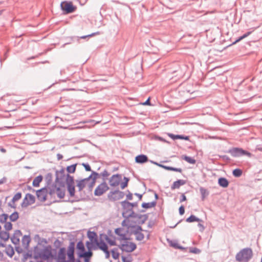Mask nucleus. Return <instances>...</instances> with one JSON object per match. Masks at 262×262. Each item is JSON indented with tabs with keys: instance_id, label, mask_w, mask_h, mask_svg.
I'll list each match as a JSON object with an SVG mask.
<instances>
[{
	"instance_id": "obj_1",
	"label": "nucleus",
	"mask_w": 262,
	"mask_h": 262,
	"mask_svg": "<svg viewBox=\"0 0 262 262\" xmlns=\"http://www.w3.org/2000/svg\"><path fill=\"white\" fill-rule=\"evenodd\" d=\"M56 257V251L55 250V253H53L51 246L48 245L45 247L43 249L40 251V253L35 256V259L41 258L43 260H49L50 259H54Z\"/></svg>"
},
{
	"instance_id": "obj_2",
	"label": "nucleus",
	"mask_w": 262,
	"mask_h": 262,
	"mask_svg": "<svg viewBox=\"0 0 262 262\" xmlns=\"http://www.w3.org/2000/svg\"><path fill=\"white\" fill-rule=\"evenodd\" d=\"M76 249L77 255L79 258L84 257L91 258L93 256V251L86 250L84 243L81 240L77 243Z\"/></svg>"
},
{
	"instance_id": "obj_3",
	"label": "nucleus",
	"mask_w": 262,
	"mask_h": 262,
	"mask_svg": "<svg viewBox=\"0 0 262 262\" xmlns=\"http://www.w3.org/2000/svg\"><path fill=\"white\" fill-rule=\"evenodd\" d=\"M253 255L251 248H246L238 252L236 256V260L239 262H248L252 258Z\"/></svg>"
},
{
	"instance_id": "obj_4",
	"label": "nucleus",
	"mask_w": 262,
	"mask_h": 262,
	"mask_svg": "<svg viewBox=\"0 0 262 262\" xmlns=\"http://www.w3.org/2000/svg\"><path fill=\"white\" fill-rule=\"evenodd\" d=\"M226 152L230 154L233 157H239L243 156H246L250 158L252 157V154L239 147L231 148Z\"/></svg>"
},
{
	"instance_id": "obj_5",
	"label": "nucleus",
	"mask_w": 262,
	"mask_h": 262,
	"mask_svg": "<svg viewBox=\"0 0 262 262\" xmlns=\"http://www.w3.org/2000/svg\"><path fill=\"white\" fill-rule=\"evenodd\" d=\"M60 8L63 14L72 13L77 10V7L74 5L71 1L62 2L60 4Z\"/></svg>"
},
{
	"instance_id": "obj_6",
	"label": "nucleus",
	"mask_w": 262,
	"mask_h": 262,
	"mask_svg": "<svg viewBox=\"0 0 262 262\" xmlns=\"http://www.w3.org/2000/svg\"><path fill=\"white\" fill-rule=\"evenodd\" d=\"M64 168L62 167L60 170H56L55 171V183L58 184L61 187L65 186V179L66 176L64 172Z\"/></svg>"
},
{
	"instance_id": "obj_7",
	"label": "nucleus",
	"mask_w": 262,
	"mask_h": 262,
	"mask_svg": "<svg viewBox=\"0 0 262 262\" xmlns=\"http://www.w3.org/2000/svg\"><path fill=\"white\" fill-rule=\"evenodd\" d=\"M124 195V192L117 189L114 191H111L107 194V198L111 202H115L123 198Z\"/></svg>"
},
{
	"instance_id": "obj_8",
	"label": "nucleus",
	"mask_w": 262,
	"mask_h": 262,
	"mask_svg": "<svg viewBox=\"0 0 262 262\" xmlns=\"http://www.w3.org/2000/svg\"><path fill=\"white\" fill-rule=\"evenodd\" d=\"M118 247L122 251L126 252H132L137 248V245L135 243L128 242H125L124 243L118 245Z\"/></svg>"
},
{
	"instance_id": "obj_9",
	"label": "nucleus",
	"mask_w": 262,
	"mask_h": 262,
	"mask_svg": "<svg viewBox=\"0 0 262 262\" xmlns=\"http://www.w3.org/2000/svg\"><path fill=\"white\" fill-rule=\"evenodd\" d=\"M110 189L106 182H102L95 189L94 195L101 196Z\"/></svg>"
},
{
	"instance_id": "obj_10",
	"label": "nucleus",
	"mask_w": 262,
	"mask_h": 262,
	"mask_svg": "<svg viewBox=\"0 0 262 262\" xmlns=\"http://www.w3.org/2000/svg\"><path fill=\"white\" fill-rule=\"evenodd\" d=\"M37 199L41 202H44L47 200L48 188L44 187L36 191Z\"/></svg>"
},
{
	"instance_id": "obj_11",
	"label": "nucleus",
	"mask_w": 262,
	"mask_h": 262,
	"mask_svg": "<svg viewBox=\"0 0 262 262\" xmlns=\"http://www.w3.org/2000/svg\"><path fill=\"white\" fill-rule=\"evenodd\" d=\"M128 217H131L132 218H137L138 221H137V224L143 225L148 220V214H140L135 212H133L132 213H129Z\"/></svg>"
},
{
	"instance_id": "obj_12",
	"label": "nucleus",
	"mask_w": 262,
	"mask_h": 262,
	"mask_svg": "<svg viewBox=\"0 0 262 262\" xmlns=\"http://www.w3.org/2000/svg\"><path fill=\"white\" fill-rule=\"evenodd\" d=\"M125 202H126V200L123 201L120 203L123 209L122 216L124 219L132 218L131 217H128V216L129 213H132L134 211L130 206H128L126 203H124Z\"/></svg>"
},
{
	"instance_id": "obj_13",
	"label": "nucleus",
	"mask_w": 262,
	"mask_h": 262,
	"mask_svg": "<svg viewBox=\"0 0 262 262\" xmlns=\"http://www.w3.org/2000/svg\"><path fill=\"white\" fill-rule=\"evenodd\" d=\"M67 191L69 193V196L71 198L75 197V200H68V202H70L71 203H73L75 202H78L82 200L83 199L82 198H79L77 195H75V185H68L67 186Z\"/></svg>"
},
{
	"instance_id": "obj_14",
	"label": "nucleus",
	"mask_w": 262,
	"mask_h": 262,
	"mask_svg": "<svg viewBox=\"0 0 262 262\" xmlns=\"http://www.w3.org/2000/svg\"><path fill=\"white\" fill-rule=\"evenodd\" d=\"M24 201H27V203L22 202L21 206L22 208H26L28 206L33 204L35 202V196L31 193H28L24 198Z\"/></svg>"
},
{
	"instance_id": "obj_15",
	"label": "nucleus",
	"mask_w": 262,
	"mask_h": 262,
	"mask_svg": "<svg viewBox=\"0 0 262 262\" xmlns=\"http://www.w3.org/2000/svg\"><path fill=\"white\" fill-rule=\"evenodd\" d=\"M121 180V174L119 173L113 174L109 180V184L111 186L116 187L120 184Z\"/></svg>"
},
{
	"instance_id": "obj_16",
	"label": "nucleus",
	"mask_w": 262,
	"mask_h": 262,
	"mask_svg": "<svg viewBox=\"0 0 262 262\" xmlns=\"http://www.w3.org/2000/svg\"><path fill=\"white\" fill-rule=\"evenodd\" d=\"M56 183H53L51 186L48 187V194L49 195V199L51 200V203L58 202L55 200V194L56 192Z\"/></svg>"
},
{
	"instance_id": "obj_17",
	"label": "nucleus",
	"mask_w": 262,
	"mask_h": 262,
	"mask_svg": "<svg viewBox=\"0 0 262 262\" xmlns=\"http://www.w3.org/2000/svg\"><path fill=\"white\" fill-rule=\"evenodd\" d=\"M92 243L95 251L97 250L102 251L107 245L104 240H99V239L92 241Z\"/></svg>"
},
{
	"instance_id": "obj_18",
	"label": "nucleus",
	"mask_w": 262,
	"mask_h": 262,
	"mask_svg": "<svg viewBox=\"0 0 262 262\" xmlns=\"http://www.w3.org/2000/svg\"><path fill=\"white\" fill-rule=\"evenodd\" d=\"M22 235V232L19 230H16L11 238V242L15 245H17L19 244L20 239L19 237Z\"/></svg>"
},
{
	"instance_id": "obj_19",
	"label": "nucleus",
	"mask_w": 262,
	"mask_h": 262,
	"mask_svg": "<svg viewBox=\"0 0 262 262\" xmlns=\"http://www.w3.org/2000/svg\"><path fill=\"white\" fill-rule=\"evenodd\" d=\"M135 162L138 164H144L149 161L148 157L144 154H140L135 157Z\"/></svg>"
},
{
	"instance_id": "obj_20",
	"label": "nucleus",
	"mask_w": 262,
	"mask_h": 262,
	"mask_svg": "<svg viewBox=\"0 0 262 262\" xmlns=\"http://www.w3.org/2000/svg\"><path fill=\"white\" fill-rule=\"evenodd\" d=\"M186 183V181L184 180H178L176 181H174L172 185L171 186V189L172 190H174L175 189H178L180 188V187L182 185H183L185 184Z\"/></svg>"
},
{
	"instance_id": "obj_21",
	"label": "nucleus",
	"mask_w": 262,
	"mask_h": 262,
	"mask_svg": "<svg viewBox=\"0 0 262 262\" xmlns=\"http://www.w3.org/2000/svg\"><path fill=\"white\" fill-rule=\"evenodd\" d=\"M218 184L220 186L225 188L228 187L229 182L226 178L220 177L218 179Z\"/></svg>"
},
{
	"instance_id": "obj_22",
	"label": "nucleus",
	"mask_w": 262,
	"mask_h": 262,
	"mask_svg": "<svg viewBox=\"0 0 262 262\" xmlns=\"http://www.w3.org/2000/svg\"><path fill=\"white\" fill-rule=\"evenodd\" d=\"M87 237L89 239V242H93L98 239L97 233L95 231L89 230L87 232Z\"/></svg>"
},
{
	"instance_id": "obj_23",
	"label": "nucleus",
	"mask_w": 262,
	"mask_h": 262,
	"mask_svg": "<svg viewBox=\"0 0 262 262\" xmlns=\"http://www.w3.org/2000/svg\"><path fill=\"white\" fill-rule=\"evenodd\" d=\"M30 242L31 238L29 235H25L23 236L22 239V244L26 249H28Z\"/></svg>"
},
{
	"instance_id": "obj_24",
	"label": "nucleus",
	"mask_w": 262,
	"mask_h": 262,
	"mask_svg": "<svg viewBox=\"0 0 262 262\" xmlns=\"http://www.w3.org/2000/svg\"><path fill=\"white\" fill-rule=\"evenodd\" d=\"M5 252L11 258L15 254L14 248L11 245H9L6 247Z\"/></svg>"
},
{
	"instance_id": "obj_25",
	"label": "nucleus",
	"mask_w": 262,
	"mask_h": 262,
	"mask_svg": "<svg viewBox=\"0 0 262 262\" xmlns=\"http://www.w3.org/2000/svg\"><path fill=\"white\" fill-rule=\"evenodd\" d=\"M52 179H53V175L51 172L48 173L45 176V181H46V186L45 187H47V188L49 186H51V185L53 184L52 183Z\"/></svg>"
},
{
	"instance_id": "obj_26",
	"label": "nucleus",
	"mask_w": 262,
	"mask_h": 262,
	"mask_svg": "<svg viewBox=\"0 0 262 262\" xmlns=\"http://www.w3.org/2000/svg\"><path fill=\"white\" fill-rule=\"evenodd\" d=\"M67 253L58 252L56 254V257L54 259H56V262H65L66 260Z\"/></svg>"
},
{
	"instance_id": "obj_27",
	"label": "nucleus",
	"mask_w": 262,
	"mask_h": 262,
	"mask_svg": "<svg viewBox=\"0 0 262 262\" xmlns=\"http://www.w3.org/2000/svg\"><path fill=\"white\" fill-rule=\"evenodd\" d=\"M64 181H65V185L66 184L67 186L70 185H75L74 177L73 176H71L69 173L67 174L66 178Z\"/></svg>"
},
{
	"instance_id": "obj_28",
	"label": "nucleus",
	"mask_w": 262,
	"mask_h": 262,
	"mask_svg": "<svg viewBox=\"0 0 262 262\" xmlns=\"http://www.w3.org/2000/svg\"><path fill=\"white\" fill-rule=\"evenodd\" d=\"M76 186L78 188V191L81 192L83 188L85 187L86 183L84 182V180L83 179H81L79 180H76Z\"/></svg>"
},
{
	"instance_id": "obj_29",
	"label": "nucleus",
	"mask_w": 262,
	"mask_h": 262,
	"mask_svg": "<svg viewBox=\"0 0 262 262\" xmlns=\"http://www.w3.org/2000/svg\"><path fill=\"white\" fill-rule=\"evenodd\" d=\"M43 180V177L41 175H39L37 176L35 179L33 180L32 182V185L33 187H39L40 185V183L42 182Z\"/></svg>"
},
{
	"instance_id": "obj_30",
	"label": "nucleus",
	"mask_w": 262,
	"mask_h": 262,
	"mask_svg": "<svg viewBox=\"0 0 262 262\" xmlns=\"http://www.w3.org/2000/svg\"><path fill=\"white\" fill-rule=\"evenodd\" d=\"M61 187L59 185V187H56V192L57 196L59 199H63L65 196V189L60 188Z\"/></svg>"
},
{
	"instance_id": "obj_31",
	"label": "nucleus",
	"mask_w": 262,
	"mask_h": 262,
	"mask_svg": "<svg viewBox=\"0 0 262 262\" xmlns=\"http://www.w3.org/2000/svg\"><path fill=\"white\" fill-rule=\"evenodd\" d=\"M186 222L187 223H192L194 222H203V220L197 217L193 214L190 215L186 219Z\"/></svg>"
},
{
	"instance_id": "obj_32",
	"label": "nucleus",
	"mask_w": 262,
	"mask_h": 262,
	"mask_svg": "<svg viewBox=\"0 0 262 262\" xmlns=\"http://www.w3.org/2000/svg\"><path fill=\"white\" fill-rule=\"evenodd\" d=\"M0 238L5 242L10 238V234L7 231H0Z\"/></svg>"
},
{
	"instance_id": "obj_33",
	"label": "nucleus",
	"mask_w": 262,
	"mask_h": 262,
	"mask_svg": "<svg viewBox=\"0 0 262 262\" xmlns=\"http://www.w3.org/2000/svg\"><path fill=\"white\" fill-rule=\"evenodd\" d=\"M156 205H157V201H152L151 202H149V203L143 202L141 206L142 208H143L144 209H148L150 208L155 207L156 206Z\"/></svg>"
},
{
	"instance_id": "obj_34",
	"label": "nucleus",
	"mask_w": 262,
	"mask_h": 262,
	"mask_svg": "<svg viewBox=\"0 0 262 262\" xmlns=\"http://www.w3.org/2000/svg\"><path fill=\"white\" fill-rule=\"evenodd\" d=\"M141 225L133 224L132 225L129 226V227H131L130 231H137L138 232H142V231H144V230L143 229Z\"/></svg>"
},
{
	"instance_id": "obj_35",
	"label": "nucleus",
	"mask_w": 262,
	"mask_h": 262,
	"mask_svg": "<svg viewBox=\"0 0 262 262\" xmlns=\"http://www.w3.org/2000/svg\"><path fill=\"white\" fill-rule=\"evenodd\" d=\"M75 243L74 241H71L68 247L67 253H75Z\"/></svg>"
},
{
	"instance_id": "obj_36",
	"label": "nucleus",
	"mask_w": 262,
	"mask_h": 262,
	"mask_svg": "<svg viewBox=\"0 0 262 262\" xmlns=\"http://www.w3.org/2000/svg\"><path fill=\"white\" fill-rule=\"evenodd\" d=\"M130 234H133L136 235V240L141 241L144 238V235L142 232H138L137 231H130Z\"/></svg>"
},
{
	"instance_id": "obj_37",
	"label": "nucleus",
	"mask_w": 262,
	"mask_h": 262,
	"mask_svg": "<svg viewBox=\"0 0 262 262\" xmlns=\"http://www.w3.org/2000/svg\"><path fill=\"white\" fill-rule=\"evenodd\" d=\"M77 164V163H75L71 165L68 166L66 168V170L68 172V173L70 174L75 173L76 170Z\"/></svg>"
},
{
	"instance_id": "obj_38",
	"label": "nucleus",
	"mask_w": 262,
	"mask_h": 262,
	"mask_svg": "<svg viewBox=\"0 0 262 262\" xmlns=\"http://www.w3.org/2000/svg\"><path fill=\"white\" fill-rule=\"evenodd\" d=\"M182 159L190 164H194L196 163V160L186 155H183Z\"/></svg>"
},
{
	"instance_id": "obj_39",
	"label": "nucleus",
	"mask_w": 262,
	"mask_h": 262,
	"mask_svg": "<svg viewBox=\"0 0 262 262\" xmlns=\"http://www.w3.org/2000/svg\"><path fill=\"white\" fill-rule=\"evenodd\" d=\"M111 252L112 253V257L116 260L118 259L120 256V253L118 252V248H114L111 250Z\"/></svg>"
},
{
	"instance_id": "obj_40",
	"label": "nucleus",
	"mask_w": 262,
	"mask_h": 262,
	"mask_svg": "<svg viewBox=\"0 0 262 262\" xmlns=\"http://www.w3.org/2000/svg\"><path fill=\"white\" fill-rule=\"evenodd\" d=\"M11 222H16L19 218V213L17 211H14L9 216Z\"/></svg>"
},
{
	"instance_id": "obj_41",
	"label": "nucleus",
	"mask_w": 262,
	"mask_h": 262,
	"mask_svg": "<svg viewBox=\"0 0 262 262\" xmlns=\"http://www.w3.org/2000/svg\"><path fill=\"white\" fill-rule=\"evenodd\" d=\"M200 191L201 194L202 200H204L205 198L209 195V192L207 191L206 189L204 187H200Z\"/></svg>"
},
{
	"instance_id": "obj_42",
	"label": "nucleus",
	"mask_w": 262,
	"mask_h": 262,
	"mask_svg": "<svg viewBox=\"0 0 262 262\" xmlns=\"http://www.w3.org/2000/svg\"><path fill=\"white\" fill-rule=\"evenodd\" d=\"M105 240L106 241V243L107 244L108 246L110 245V246H113L117 245V243L115 239H112L108 236H106L105 237Z\"/></svg>"
},
{
	"instance_id": "obj_43",
	"label": "nucleus",
	"mask_w": 262,
	"mask_h": 262,
	"mask_svg": "<svg viewBox=\"0 0 262 262\" xmlns=\"http://www.w3.org/2000/svg\"><path fill=\"white\" fill-rule=\"evenodd\" d=\"M252 33L251 31H248L247 32H246V33H245L244 34H243L242 36L239 37L237 39H236L233 43L232 45H234L235 43H236L237 42H239V41L242 40V39H244L245 38L247 37V36H248L250 34H251V33Z\"/></svg>"
},
{
	"instance_id": "obj_44",
	"label": "nucleus",
	"mask_w": 262,
	"mask_h": 262,
	"mask_svg": "<svg viewBox=\"0 0 262 262\" xmlns=\"http://www.w3.org/2000/svg\"><path fill=\"white\" fill-rule=\"evenodd\" d=\"M243 173V171L239 168H236L232 171V174L234 177L236 178L240 177Z\"/></svg>"
},
{
	"instance_id": "obj_45",
	"label": "nucleus",
	"mask_w": 262,
	"mask_h": 262,
	"mask_svg": "<svg viewBox=\"0 0 262 262\" xmlns=\"http://www.w3.org/2000/svg\"><path fill=\"white\" fill-rule=\"evenodd\" d=\"M123 180L124 181L120 184V187L122 189H124L128 186L129 178L124 177Z\"/></svg>"
},
{
	"instance_id": "obj_46",
	"label": "nucleus",
	"mask_w": 262,
	"mask_h": 262,
	"mask_svg": "<svg viewBox=\"0 0 262 262\" xmlns=\"http://www.w3.org/2000/svg\"><path fill=\"white\" fill-rule=\"evenodd\" d=\"M100 174L102 178L103 182H106V180L107 179V177L110 176V173L108 172L106 169H104L100 173Z\"/></svg>"
},
{
	"instance_id": "obj_47",
	"label": "nucleus",
	"mask_w": 262,
	"mask_h": 262,
	"mask_svg": "<svg viewBox=\"0 0 262 262\" xmlns=\"http://www.w3.org/2000/svg\"><path fill=\"white\" fill-rule=\"evenodd\" d=\"M68 256V260H66L65 262H75L76 258L75 257V253H67Z\"/></svg>"
},
{
	"instance_id": "obj_48",
	"label": "nucleus",
	"mask_w": 262,
	"mask_h": 262,
	"mask_svg": "<svg viewBox=\"0 0 262 262\" xmlns=\"http://www.w3.org/2000/svg\"><path fill=\"white\" fill-rule=\"evenodd\" d=\"M122 262H132L133 260V257L131 254H128L127 256L122 255L121 256Z\"/></svg>"
},
{
	"instance_id": "obj_49",
	"label": "nucleus",
	"mask_w": 262,
	"mask_h": 262,
	"mask_svg": "<svg viewBox=\"0 0 262 262\" xmlns=\"http://www.w3.org/2000/svg\"><path fill=\"white\" fill-rule=\"evenodd\" d=\"M105 254V258L106 259H108L110 257L111 251L108 249V246H107L102 250Z\"/></svg>"
},
{
	"instance_id": "obj_50",
	"label": "nucleus",
	"mask_w": 262,
	"mask_h": 262,
	"mask_svg": "<svg viewBox=\"0 0 262 262\" xmlns=\"http://www.w3.org/2000/svg\"><path fill=\"white\" fill-rule=\"evenodd\" d=\"M168 136L173 140L180 139L182 140V135H174L172 133H167Z\"/></svg>"
},
{
	"instance_id": "obj_51",
	"label": "nucleus",
	"mask_w": 262,
	"mask_h": 262,
	"mask_svg": "<svg viewBox=\"0 0 262 262\" xmlns=\"http://www.w3.org/2000/svg\"><path fill=\"white\" fill-rule=\"evenodd\" d=\"M9 217L8 214L6 213H3L0 215V223H6Z\"/></svg>"
},
{
	"instance_id": "obj_52",
	"label": "nucleus",
	"mask_w": 262,
	"mask_h": 262,
	"mask_svg": "<svg viewBox=\"0 0 262 262\" xmlns=\"http://www.w3.org/2000/svg\"><path fill=\"white\" fill-rule=\"evenodd\" d=\"M85 245L87 250L95 251L92 242L86 241Z\"/></svg>"
},
{
	"instance_id": "obj_53",
	"label": "nucleus",
	"mask_w": 262,
	"mask_h": 262,
	"mask_svg": "<svg viewBox=\"0 0 262 262\" xmlns=\"http://www.w3.org/2000/svg\"><path fill=\"white\" fill-rule=\"evenodd\" d=\"M189 252L194 254H200L201 252V250L196 247H191L189 248Z\"/></svg>"
},
{
	"instance_id": "obj_54",
	"label": "nucleus",
	"mask_w": 262,
	"mask_h": 262,
	"mask_svg": "<svg viewBox=\"0 0 262 262\" xmlns=\"http://www.w3.org/2000/svg\"><path fill=\"white\" fill-rule=\"evenodd\" d=\"M118 236L119 237H118V239L120 241H124L125 242H127V241L130 239V238L126 236V233H121L118 235Z\"/></svg>"
},
{
	"instance_id": "obj_55",
	"label": "nucleus",
	"mask_w": 262,
	"mask_h": 262,
	"mask_svg": "<svg viewBox=\"0 0 262 262\" xmlns=\"http://www.w3.org/2000/svg\"><path fill=\"white\" fill-rule=\"evenodd\" d=\"M22 194L20 192H17L12 198V202H15L21 198Z\"/></svg>"
},
{
	"instance_id": "obj_56",
	"label": "nucleus",
	"mask_w": 262,
	"mask_h": 262,
	"mask_svg": "<svg viewBox=\"0 0 262 262\" xmlns=\"http://www.w3.org/2000/svg\"><path fill=\"white\" fill-rule=\"evenodd\" d=\"M32 257V254L31 252H28L24 254L23 258H22L23 262H26L28 258H31Z\"/></svg>"
},
{
	"instance_id": "obj_57",
	"label": "nucleus",
	"mask_w": 262,
	"mask_h": 262,
	"mask_svg": "<svg viewBox=\"0 0 262 262\" xmlns=\"http://www.w3.org/2000/svg\"><path fill=\"white\" fill-rule=\"evenodd\" d=\"M92 173L93 175L92 180L95 182H96L97 179L99 178L101 176L100 173H99L93 170L92 171Z\"/></svg>"
},
{
	"instance_id": "obj_58",
	"label": "nucleus",
	"mask_w": 262,
	"mask_h": 262,
	"mask_svg": "<svg viewBox=\"0 0 262 262\" xmlns=\"http://www.w3.org/2000/svg\"><path fill=\"white\" fill-rule=\"evenodd\" d=\"M5 223V224L4 225V228L6 231H10L12 230L13 225L11 222H7L6 221V222Z\"/></svg>"
},
{
	"instance_id": "obj_59",
	"label": "nucleus",
	"mask_w": 262,
	"mask_h": 262,
	"mask_svg": "<svg viewBox=\"0 0 262 262\" xmlns=\"http://www.w3.org/2000/svg\"><path fill=\"white\" fill-rule=\"evenodd\" d=\"M128 219H125L122 222V226L123 227H126L128 229H131V227H129V226L133 225L132 224H128V222H127V220Z\"/></svg>"
},
{
	"instance_id": "obj_60",
	"label": "nucleus",
	"mask_w": 262,
	"mask_h": 262,
	"mask_svg": "<svg viewBox=\"0 0 262 262\" xmlns=\"http://www.w3.org/2000/svg\"><path fill=\"white\" fill-rule=\"evenodd\" d=\"M168 243L169 244V245L171 247H173V248H174V249H178V247L179 246V244L177 242H173L172 241H169L168 239Z\"/></svg>"
},
{
	"instance_id": "obj_61",
	"label": "nucleus",
	"mask_w": 262,
	"mask_h": 262,
	"mask_svg": "<svg viewBox=\"0 0 262 262\" xmlns=\"http://www.w3.org/2000/svg\"><path fill=\"white\" fill-rule=\"evenodd\" d=\"M219 157L224 161L226 162H230L231 161V159L227 155H219Z\"/></svg>"
},
{
	"instance_id": "obj_62",
	"label": "nucleus",
	"mask_w": 262,
	"mask_h": 262,
	"mask_svg": "<svg viewBox=\"0 0 262 262\" xmlns=\"http://www.w3.org/2000/svg\"><path fill=\"white\" fill-rule=\"evenodd\" d=\"M81 165L84 167L85 171L92 172V170L91 169V167L89 163H82Z\"/></svg>"
},
{
	"instance_id": "obj_63",
	"label": "nucleus",
	"mask_w": 262,
	"mask_h": 262,
	"mask_svg": "<svg viewBox=\"0 0 262 262\" xmlns=\"http://www.w3.org/2000/svg\"><path fill=\"white\" fill-rule=\"evenodd\" d=\"M62 242L59 239H56L54 242V246L56 249H58L61 246Z\"/></svg>"
},
{
	"instance_id": "obj_64",
	"label": "nucleus",
	"mask_w": 262,
	"mask_h": 262,
	"mask_svg": "<svg viewBox=\"0 0 262 262\" xmlns=\"http://www.w3.org/2000/svg\"><path fill=\"white\" fill-rule=\"evenodd\" d=\"M124 203H126L128 206H130L133 209L134 207H136L138 206L137 202L131 203L126 200V202H125Z\"/></svg>"
}]
</instances>
